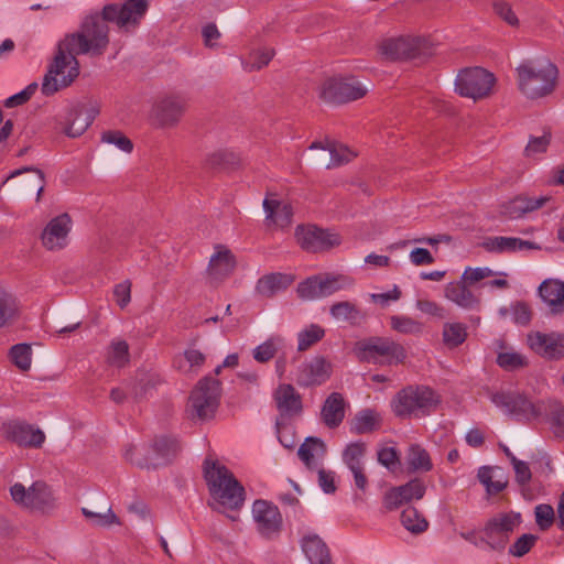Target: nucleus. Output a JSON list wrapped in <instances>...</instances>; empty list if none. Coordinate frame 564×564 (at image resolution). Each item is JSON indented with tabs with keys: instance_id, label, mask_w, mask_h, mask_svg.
<instances>
[{
	"instance_id": "nucleus-31",
	"label": "nucleus",
	"mask_w": 564,
	"mask_h": 564,
	"mask_svg": "<svg viewBox=\"0 0 564 564\" xmlns=\"http://www.w3.org/2000/svg\"><path fill=\"white\" fill-rule=\"evenodd\" d=\"M477 478L488 495H497L508 486V476L501 467L481 466Z\"/></svg>"
},
{
	"instance_id": "nucleus-50",
	"label": "nucleus",
	"mask_w": 564,
	"mask_h": 564,
	"mask_svg": "<svg viewBox=\"0 0 564 564\" xmlns=\"http://www.w3.org/2000/svg\"><path fill=\"white\" fill-rule=\"evenodd\" d=\"M333 318L340 322L356 321L360 313L355 304L348 301H341L333 304L329 308Z\"/></svg>"
},
{
	"instance_id": "nucleus-39",
	"label": "nucleus",
	"mask_w": 564,
	"mask_h": 564,
	"mask_svg": "<svg viewBox=\"0 0 564 564\" xmlns=\"http://www.w3.org/2000/svg\"><path fill=\"white\" fill-rule=\"evenodd\" d=\"M381 422L379 413L371 409H365L358 412L351 422V432L356 434H366L375 431Z\"/></svg>"
},
{
	"instance_id": "nucleus-57",
	"label": "nucleus",
	"mask_w": 564,
	"mask_h": 564,
	"mask_svg": "<svg viewBox=\"0 0 564 564\" xmlns=\"http://www.w3.org/2000/svg\"><path fill=\"white\" fill-rule=\"evenodd\" d=\"M535 522L540 529H549L555 520V511L551 505L541 503L534 508Z\"/></svg>"
},
{
	"instance_id": "nucleus-6",
	"label": "nucleus",
	"mask_w": 564,
	"mask_h": 564,
	"mask_svg": "<svg viewBox=\"0 0 564 564\" xmlns=\"http://www.w3.org/2000/svg\"><path fill=\"white\" fill-rule=\"evenodd\" d=\"M76 53L58 44L53 63L44 76L41 90L51 96L62 88L68 87L79 75V64Z\"/></svg>"
},
{
	"instance_id": "nucleus-36",
	"label": "nucleus",
	"mask_w": 564,
	"mask_h": 564,
	"mask_svg": "<svg viewBox=\"0 0 564 564\" xmlns=\"http://www.w3.org/2000/svg\"><path fill=\"white\" fill-rule=\"evenodd\" d=\"M82 513L88 520V524L93 527L121 525L119 518L112 512L108 503L91 508L84 507Z\"/></svg>"
},
{
	"instance_id": "nucleus-58",
	"label": "nucleus",
	"mask_w": 564,
	"mask_h": 564,
	"mask_svg": "<svg viewBox=\"0 0 564 564\" xmlns=\"http://www.w3.org/2000/svg\"><path fill=\"white\" fill-rule=\"evenodd\" d=\"M538 536L531 533H524L510 546L509 553L516 557L525 555L535 544Z\"/></svg>"
},
{
	"instance_id": "nucleus-20",
	"label": "nucleus",
	"mask_w": 564,
	"mask_h": 564,
	"mask_svg": "<svg viewBox=\"0 0 564 564\" xmlns=\"http://www.w3.org/2000/svg\"><path fill=\"white\" fill-rule=\"evenodd\" d=\"M332 375V365L324 357L316 356L302 364L296 381L302 387L319 386Z\"/></svg>"
},
{
	"instance_id": "nucleus-1",
	"label": "nucleus",
	"mask_w": 564,
	"mask_h": 564,
	"mask_svg": "<svg viewBox=\"0 0 564 564\" xmlns=\"http://www.w3.org/2000/svg\"><path fill=\"white\" fill-rule=\"evenodd\" d=\"M204 477L209 495L216 503L232 510L243 505L245 488L225 465L206 458Z\"/></svg>"
},
{
	"instance_id": "nucleus-60",
	"label": "nucleus",
	"mask_w": 564,
	"mask_h": 564,
	"mask_svg": "<svg viewBox=\"0 0 564 564\" xmlns=\"http://www.w3.org/2000/svg\"><path fill=\"white\" fill-rule=\"evenodd\" d=\"M399 488L402 492L403 499H405L406 502L411 501L412 499L419 500L423 498L425 494V486L420 479H412Z\"/></svg>"
},
{
	"instance_id": "nucleus-56",
	"label": "nucleus",
	"mask_w": 564,
	"mask_h": 564,
	"mask_svg": "<svg viewBox=\"0 0 564 564\" xmlns=\"http://www.w3.org/2000/svg\"><path fill=\"white\" fill-rule=\"evenodd\" d=\"M90 121L78 111H74L69 116V123L65 128V133L70 138L82 135L89 127Z\"/></svg>"
},
{
	"instance_id": "nucleus-42",
	"label": "nucleus",
	"mask_w": 564,
	"mask_h": 564,
	"mask_svg": "<svg viewBox=\"0 0 564 564\" xmlns=\"http://www.w3.org/2000/svg\"><path fill=\"white\" fill-rule=\"evenodd\" d=\"M442 336L445 346L456 348L466 340L467 327L463 323H445Z\"/></svg>"
},
{
	"instance_id": "nucleus-19",
	"label": "nucleus",
	"mask_w": 564,
	"mask_h": 564,
	"mask_svg": "<svg viewBox=\"0 0 564 564\" xmlns=\"http://www.w3.org/2000/svg\"><path fill=\"white\" fill-rule=\"evenodd\" d=\"M72 219L68 214L52 218L42 232V243L47 250H59L67 246Z\"/></svg>"
},
{
	"instance_id": "nucleus-33",
	"label": "nucleus",
	"mask_w": 564,
	"mask_h": 564,
	"mask_svg": "<svg viewBox=\"0 0 564 564\" xmlns=\"http://www.w3.org/2000/svg\"><path fill=\"white\" fill-rule=\"evenodd\" d=\"M263 209L267 220L272 221L276 226L286 227L292 223V205L284 200L265 197L263 200Z\"/></svg>"
},
{
	"instance_id": "nucleus-34",
	"label": "nucleus",
	"mask_w": 564,
	"mask_h": 564,
	"mask_svg": "<svg viewBox=\"0 0 564 564\" xmlns=\"http://www.w3.org/2000/svg\"><path fill=\"white\" fill-rule=\"evenodd\" d=\"M294 281L292 274L274 272L260 278L257 282L256 290L265 297H272L279 292L286 290Z\"/></svg>"
},
{
	"instance_id": "nucleus-26",
	"label": "nucleus",
	"mask_w": 564,
	"mask_h": 564,
	"mask_svg": "<svg viewBox=\"0 0 564 564\" xmlns=\"http://www.w3.org/2000/svg\"><path fill=\"white\" fill-rule=\"evenodd\" d=\"M482 247L488 252L512 253L524 249H538L535 243L517 237H488L484 240Z\"/></svg>"
},
{
	"instance_id": "nucleus-22",
	"label": "nucleus",
	"mask_w": 564,
	"mask_h": 564,
	"mask_svg": "<svg viewBox=\"0 0 564 564\" xmlns=\"http://www.w3.org/2000/svg\"><path fill=\"white\" fill-rule=\"evenodd\" d=\"M236 268V259L232 252L225 246L215 247L207 268V274L213 281H223L228 278Z\"/></svg>"
},
{
	"instance_id": "nucleus-7",
	"label": "nucleus",
	"mask_w": 564,
	"mask_h": 564,
	"mask_svg": "<svg viewBox=\"0 0 564 564\" xmlns=\"http://www.w3.org/2000/svg\"><path fill=\"white\" fill-rule=\"evenodd\" d=\"M355 350L360 361L380 365L400 364L406 357L403 346L388 337H371L358 341Z\"/></svg>"
},
{
	"instance_id": "nucleus-8",
	"label": "nucleus",
	"mask_w": 564,
	"mask_h": 564,
	"mask_svg": "<svg viewBox=\"0 0 564 564\" xmlns=\"http://www.w3.org/2000/svg\"><path fill=\"white\" fill-rule=\"evenodd\" d=\"M378 50L383 58L392 62L419 58L433 53L430 42L420 36L388 37L380 42Z\"/></svg>"
},
{
	"instance_id": "nucleus-40",
	"label": "nucleus",
	"mask_w": 564,
	"mask_h": 564,
	"mask_svg": "<svg viewBox=\"0 0 564 564\" xmlns=\"http://www.w3.org/2000/svg\"><path fill=\"white\" fill-rule=\"evenodd\" d=\"M284 347V338L280 335L270 336L252 350V357L260 364L270 361Z\"/></svg>"
},
{
	"instance_id": "nucleus-28",
	"label": "nucleus",
	"mask_w": 564,
	"mask_h": 564,
	"mask_svg": "<svg viewBox=\"0 0 564 564\" xmlns=\"http://www.w3.org/2000/svg\"><path fill=\"white\" fill-rule=\"evenodd\" d=\"M345 417V400L338 392L330 393L321 410V419L329 429L338 427Z\"/></svg>"
},
{
	"instance_id": "nucleus-10",
	"label": "nucleus",
	"mask_w": 564,
	"mask_h": 564,
	"mask_svg": "<svg viewBox=\"0 0 564 564\" xmlns=\"http://www.w3.org/2000/svg\"><path fill=\"white\" fill-rule=\"evenodd\" d=\"M368 87L356 77H333L326 79L319 88V98L329 104H345L362 98Z\"/></svg>"
},
{
	"instance_id": "nucleus-53",
	"label": "nucleus",
	"mask_w": 564,
	"mask_h": 564,
	"mask_svg": "<svg viewBox=\"0 0 564 564\" xmlns=\"http://www.w3.org/2000/svg\"><path fill=\"white\" fill-rule=\"evenodd\" d=\"M522 518L519 512L499 513L489 519L486 529H513L520 527Z\"/></svg>"
},
{
	"instance_id": "nucleus-45",
	"label": "nucleus",
	"mask_w": 564,
	"mask_h": 564,
	"mask_svg": "<svg viewBox=\"0 0 564 564\" xmlns=\"http://www.w3.org/2000/svg\"><path fill=\"white\" fill-rule=\"evenodd\" d=\"M18 314V307L10 293L0 288V328L10 326Z\"/></svg>"
},
{
	"instance_id": "nucleus-21",
	"label": "nucleus",
	"mask_w": 564,
	"mask_h": 564,
	"mask_svg": "<svg viewBox=\"0 0 564 564\" xmlns=\"http://www.w3.org/2000/svg\"><path fill=\"white\" fill-rule=\"evenodd\" d=\"M317 149L328 151L329 153V161H327L323 155L315 158V162L317 164L324 165L326 169L338 167L350 162L357 155L356 152H354L347 145L330 140H326L325 142L315 141L310 145V150Z\"/></svg>"
},
{
	"instance_id": "nucleus-12",
	"label": "nucleus",
	"mask_w": 564,
	"mask_h": 564,
	"mask_svg": "<svg viewBox=\"0 0 564 564\" xmlns=\"http://www.w3.org/2000/svg\"><path fill=\"white\" fill-rule=\"evenodd\" d=\"M219 381L212 377L199 380L189 397V409L193 416L200 420L214 415L219 404Z\"/></svg>"
},
{
	"instance_id": "nucleus-37",
	"label": "nucleus",
	"mask_w": 564,
	"mask_h": 564,
	"mask_svg": "<svg viewBox=\"0 0 564 564\" xmlns=\"http://www.w3.org/2000/svg\"><path fill=\"white\" fill-rule=\"evenodd\" d=\"M129 361V344L120 338L112 339L107 348L106 362L116 368H123Z\"/></svg>"
},
{
	"instance_id": "nucleus-29",
	"label": "nucleus",
	"mask_w": 564,
	"mask_h": 564,
	"mask_svg": "<svg viewBox=\"0 0 564 564\" xmlns=\"http://www.w3.org/2000/svg\"><path fill=\"white\" fill-rule=\"evenodd\" d=\"M539 293L553 314L564 312V282L547 279L541 283Z\"/></svg>"
},
{
	"instance_id": "nucleus-15",
	"label": "nucleus",
	"mask_w": 564,
	"mask_h": 564,
	"mask_svg": "<svg viewBox=\"0 0 564 564\" xmlns=\"http://www.w3.org/2000/svg\"><path fill=\"white\" fill-rule=\"evenodd\" d=\"M491 402L507 414L521 416L527 420L536 419L543 414L544 404H534L521 394L497 392L491 394Z\"/></svg>"
},
{
	"instance_id": "nucleus-11",
	"label": "nucleus",
	"mask_w": 564,
	"mask_h": 564,
	"mask_svg": "<svg viewBox=\"0 0 564 564\" xmlns=\"http://www.w3.org/2000/svg\"><path fill=\"white\" fill-rule=\"evenodd\" d=\"M12 500L29 510L47 512L55 508L56 499L50 486L35 481L30 488L17 482L10 488Z\"/></svg>"
},
{
	"instance_id": "nucleus-3",
	"label": "nucleus",
	"mask_w": 564,
	"mask_h": 564,
	"mask_svg": "<svg viewBox=\"0 0 564 564\" xmlns=\"http://www.w3.org/2000/svg\"><path fill=\"white\" fill-rule=\"evenodd\" d=\"M516 70L518 87L527 98H543L555 90L558 69L550 61L523 62Z\"/></svg>"
},
{
	"instance_id": "nucleus-30",
	"label": "nucleus",
	"mask_w": 564,
	"mask_h": 564,
	"mask_svg": "<svg viewBox=\"0 0 564 564\" xmlns=\"http://www.w3.org/2000/svg\"><path fill=\"white\" fill-rule=\"evenodd\" d=\"M301 547L311 564H333L327 545L317 534L303 536Z\"/></svg>"
},
{
	"instance_id": "nucleus-23",
	"label": "nucleus",
	"mask_w": 564,
	"mask_h": 564,
	"mask_svg": "<svg viewBox=\"0 0 564 564\" xmlns=\"http://www.w3.org/2000/svg\"><path fill=\"white\" fill-rule=\"evenodd\" d=\"M462 538L484 551H501L508 543L506 531H463Z\"/></svg>"
},
{
	"instance_id": "nucleus-44",
	"label": "nucleus",
	"mask_w": 564,
	"mask_h": 564,
	"mask_svg": "<svg viewBox=\"0 0 564 564\" xmlns=\"http://www.w3.org/2000/svg\"><path fill=\"white\" fill-rule=\"evenodd\" d=\"M274 54V50L270 47L254 50L242 62L243 69L247 72L260 70L270 63Z\"/></svg>"
},
{
	"instance_id": "nucleus-14",
	"label": "nucleus",
	"mask_w": 564,
	"mask_h": 564,
	"mask_svg": "<svg viewBox=\"0 0 564 564\" xmlns=\"http://www.w3.org/2000/svg\"><path fill=\"white\" fill-rule=\"evenodd\" d=\"M6 438L20 447L41 448L46 440L45 433L25 421L11 420L2 423Z\"/></svg>"
},
{
	"instance_id": "nucleus-49",
	"label": "nucleus",
	"mask_w": 564,
	"mask_h": 564,
	"mask_svg": "<svg viewBox=\"0 0 564 564\" xmlns=\"http://www.w3.org/2000/svg\"><path fill=\"white\" fill-rule=\"evenodd\" d=\"M102 143L116 147L118 150L130 154L133 151L132 141L120 130H106L101 133Z\"/></svg>"
},
{
	"instance_id": "nucleus-51",
	"label": "nucleus",
	"mask_w": 564,
	"mask_h": 564,
	"mask_svg": "<svg viewBox=\"0 0 564 564\" xmlns=\"http://www.w3.org/2000/svg\"><path fill=\"white\" fill-rule=\"evenodd\" d=\"M366 453V445L362 442L350 443L343 452V462L351 469L362 466V457Z\"/></svg>"
},
{
	"instance_id": "nucleus-59",
	"label": "nucleus",
	"mask_w": 564,
	"mask_h": 564,
	"mask_svg": "<svg viewBox=\"0 0 564 564\" xmlns=\"http://www.w3.org/2000/svg\"><path fill=\"white\" fill-rule=\"evenodd\" d=\"M550 423L554 435L564 437V409L561 404H550Z\"/></svg>"
},
{
	"instance_id": "nucleus-5",
	"label": "nucleus",
	"mask_w": 564,
	"mask_h": 564,
	"mask_svg": "<svg viewBox=\"0 0 564 564\" xmlns=\"http://www.w3.org/2000/svg\"><path fill=\"white\" fill-rule=\"evenodd\" d=\"M181 446L175 437L160 436L151 447L129 445L123 456L127 462L141 468H156L171 463L180 453Z\"/></svg>"
},
{
	"instance_id": "nucleus-46",
	"label": "nucleus",
	"mask_w": 564,
	"mask_h": 564,
	"mask_svg": "<svg viewBox=\"0 0 564 564\" xmlns=\"http://www.w3.org/2000/svg\"><path fill=\"white\" fill-rule=\"evenodd\" d=\"M325 336V329L317 325L311 324L297 334V350L305 351L313 345L318 343Z\"/></svg>"
},
{
	"instance_id": "nucleus-13",
	"label": "nucleus",
	"mask_w": 564,
	"mask_h": 564,
	"mask_svg": "<svg viewBox=\"0 0 564 564\" xmlns=\"http://www.w3.org/2000/svg\"><path fill=\"white\" fill-rule=\"evenodd\" d=\"M495 84V77L481 67L466 68L455 79L456 91L464 97L479 99L487 97Z\"/></svg>"
},
{
	"instance_id": "nucleus-43",
	"label": "nucleus",
	"mask_w": 564,
	"mask_h": 564,
	"mask_svg": "<svg viewBox=\"0 0 564 564\" xmlns=\"http://www.w3.org/2000/svg\"><path fill=\"white\" fill-rule=\"evenodd\" d=\"M324 297L329 296L338 291L347 290L354 286L355 281L345 274H322Z\"/></svg>"
},
{
	"instance_id": "nucleus-2",
	"label": "nucleus",
	"mask_w": 564,
	"mask_h": 564,
	"mask_svg": "<svg viewBox=\"0 0 564 564\" xmlns=\"http://www.w3.org/2000/svg\"><path fill=\"white\" fill-rule=\"evenodd\" d=\"M101 12H95L84 18L79 30L68 34L62 41L66 47L76 54L101 55L109 45V26Z\"/></svg>"
},
{
	"instance_id": "nucleus-38",
	"label": "nucleus",
	"mask_w": 564,
	"mask_h": 564,
	"mask_svg": "<svg viewBox=\"0 0 564 564\" xmlns=\"http://www.w3.org/2000/svg\"><path fill=\"white\" fill-rule=\"evenodd\" d=\"M406 464L409 469L412 471H430L433 468L430 454L419 444H412L409 446Z\"/></svg>"
},
{
	"instance_id": "nucleus-63",
	"label": "nucleus",
	"mask_w": 564,
	"mask_h": 564,
	"mask_svg": "<svg viewBox=\"0 0 564 564\" xmlns=\"http://www.w3.org/2000/svg\"><path fill=\"white\" fill-rule=\"evenodd\" d=\"M378 462L390 470H394L400 463L399 454L394 447H383L378 451Z\"/></svg>"
},
{
	"instance_id": "nucleus-4",
	"label": "nucleus",
	"mask_w": 564,
	"mask_h": 564,
	"mask_svg": "<svg viewBox=\"0 0 564 564\" xmlns=\"http://www.w3.org/2000/svg\"><path fill=\"white\" fill-rule=\"evenodd\" d=\"M440 395L427 386L411 384L398 391L391 400V410L400 419H421L438 405Z\"/></svg>"
},
{
	"instance_id": "nucleus-24",
	"label": "nucleus",
	"mask_w": 564,
	"mask_h": 564,
	"mask_svg": "<svg viewBox=\"0 0 564 564\" xmlns=\"http://www.w3.org/2000/svg\"><path fill=\"white\" fill-rule=\"evenodd\" d=\"M273 398L281 416H294L302 412L301 394L292 384H280L274 391Z\"/></svg>"
},
{
	"instance_id": "nucleus-47",
	"label": "nucleus",
	"mask_w": 564,
	"mask_h": 564,
	"mask_svg": "<svg viewBox=\"0 0 564 564\" xmlns=\"http://www.w3.org/2000/svg\"><path fill=\"white\" fill-rule=\"evenodd\" d=\"M10 360L22 371H28L32 364V348L28 344H17L11 347Z\"/></svg>"
},
{
	"instance_id": "nucleus-62",
	"label": "nucleus",
	"mask_w": 564,
	"mask_h": 564,
	"mask_svg": "<svg viewBox=\"0 0 564 564\" xmlns=\"http://www.w3.org/2000/svg\"><path fill=\"white\" fill-rule=\"evenodd\" d=\"M495 272L490 269V268H487V267H484V268H466L463 275H462V280L467 284H474L476 282H479L486 278H489L491 275H494Z\"/></svg>"
},
{
	"instance_id": "nucleus-52",
	"label": "nucleus",
	"mask_w": 564,
	"mask_h": 564,
	"mask_svg": "<svg viewBox=\"0 0 564 564\" xmlns=\"http://www.w3.org/2000/svg\"><path fill=\"white\" fill-rule=\"evenodd\" d=\"M390 326L393 330L401 334H420L423 325L405 315H393L390 317Z\"/></svg>"
},
{
	"instance_id": "nucleus-64",
	"label": "nucleus",
	"mask_w": 564,
	"mask_h": 564,
	"mask_svg": "<svg viewBox=\"0 0 564 564\" xmlns=\"http://www.w3.org/2000/svg\"><path fill=\"white\" fill-rule=\"evenodd\" d=\"M494 11L497 15H499L503 21H506L509 25L516 26L519 23V20L516 13L512 11L509 3L499 0L494 2Z\"/></svg>"
},
{
	"instance_id": "nucleus-41",
	"label": "nucleus",
	"mask_w": 564,
	"mask_h": 564,
	"mask_svg": "<svg viewBox=\"0 0 564 564\" xmlns=\"http://www.w3.org/2000/svg\"><path fill=\"white\" fill-rule=\"evenodd\" d=\"M296 292L299 297L304 301H313L324 297L322 274L310 276L299 283Z\"/></svg>"
},
{
	"instance_id": "nucleus-25",
	"label": "nucleus",
	"mask_w": 564,
	"mask_h": 564,
	"mask_svg": "<svg viewBox=\"0 0 564 564\" xmlns=\"http://www.w3.org/2000/svg\"><path fill=\"white\" fill-rule=\"evenodd\" d=\"M252 517L256 523L263 529H280L282 516L279 508L271 501L257 499L252 503Z\"/></svg>"
},
{
	"instance_id": "nucleus-9",
	"label": "nucleus",
	"mask_w": 564,
	"mask_h": 564,
	"mask_svg": "<svg viewBox=\"0 0 564 564\" xmlns=\"http://www.w3.org/2000/svg\"><path fill=\"white\" fill-rule=\"evenodd\" d=\"M148 10V0H126L121 4L104 6L102 17L106 21L115 23L119 30L132 32L139 28Z\"/></svg>"
},
{
	"instance_id": "nucleus-48",
	"label": "nucleus",
	"mask_w": 564,
	"mask_h": 564,
	"mask_svg": "<svg viewBox=\"0 0 564 564\" xmlns=\"http://www.w3.org/2000/svg\"><path fill=\"white\" fill-rule=\"evenodd\" d=\"M205 362V355L195 348H188L184 351L183 356L175 359L176 367L186 372L199 368Z\"/></svg>"
},
{
	"instance_id": "nucleus-17",
	"label": "nucleus",
	"mask_w": 564,
	"mask_h": 564,
	"mask_svg": "<svg viewBox=\"0 0 564 564\" xmlns=\"http://www.w3.org/2000/svg\"><path fill=\"white\" fill-rule=\"evenodd\" d=\"M295 237L300 246L307 251H324L340 243L337 234L324 230L315 226H300Z\"/></svg>"
},
{
	"instance_id": "nucleus-61",
	"label": "nucleus",
	"mask_w": 564,
	"mask_h": 564,
	"mask_svg": "<svg viewBox=\"0 0 564 564\" xmlns=\"http://www.w3.org/2000/svg\"><path fill=\"white\" fill-rule=\"evenodd\" d=\"M37 87L39 86L36 83H31L20 93L14 94V95L10 96L9 98H7L4 101V106L7 108H13V107L25 104L36 91Z\"/></svg>"
},
{
	"instance_id": "nucleus-32",
	"label": "nucleus",
	"mask_w": 564,
	"mask_h": 564,
	"mask_svg": "<svg viewBox=\"0 0 564 564\" xmlns=\"http://www.w3.org/2000/svg\"><path fill=\"white\" fill-rule=\"evenodd\" d=\"M549 196L529 197L518 196L503 206V214L511 219H517L523 215L541 208L546 202Z\"/></svg>"
},
{
	"instance_id": "nucleus-35",
	"label": "nucleus",
	"mask_w": 564,
	"mask_h": 564,
	"mask_svg": "<svg viewBox=\"0 0 564 564\" xmlns=\"http://www.w3.org/2000/svg\"><path fill=\"white\" fill-rule=\"evenodd\" d=\"M326 454V446L321 438L307 437L300 446L297 455L308 469L321 467Z\"/></svg>"
},
{
	"instance_id": "nucleus-18",
	"label": "nucleus",
	"mask_w": 564,
	"mask_h": 564,
	"mask_svg": "<svg viewBox=\"0 0 564 564\" xmlns=\"http://www.w3.org/2000/svg\"><path fill=\"white\" fill-rule=\"evenodd\" d=\"M529 347L545 359L556 360L564 357V335L560 333L533 332L528 335Z\"/></svg>"
},
{
	"instance_id": "nucleus-55",
	"label": "nucleus",
	"mask_w": 564,
	"mask_h": 564,
	"mask_svg": "<svg viewBox=\"0 0 564 564\" xmlns=\"http://www.w3.org/2000/svg\"><path fill=\"white\" fill-rule=\"evenodd\" d=\"M401 523L404 529H427V521L413 507L405 508L401 513Z\"/></svg>"
},
{
	"instance_id": "nucleus-16",
	"label": "nucleus",
	"mask_w": 564,
	"mask_h": 564,
	"mask_svg": "<svg viewBox=\"0 0 564 564\" xmlns=\"http://www.w3.org/2000/svg\"><path fill=\"white\" fill-rule=\"evenodd\" d=\"M187 107L186 99L170 95L160 99L153 107L152 119L160 128H173L178 124Z\"/></svg>"
},
{
	"instance_id": "nucleus-54",
	"label": "nucleus",
	"mask_w": 564,
	"mask_h": 564,
	"mask_svg": "<svg viewBox=\"0 0 564 564\" xmlns=\"http://www.w3.org/2000/svg\"><path fill=\"white\" fill-rule=\"evenodd\" d=\"M497 364L507 371L524 368L528 365L527 358L516 351H502L497 356Z\"/></svg>"
},
{
	"instance_id": "nucleus-27",
	"label": "nucleus",
	"mask_w": 564,
	"mask_h": 564,
	"mask_svg": "<svg viewBox=\"0 0 564 564\" xmlns=\"http://www.w3.org/2000/svg\"><path fill=\"white\" fill-rule=\"evenodd\" d=\"M444 296L464 310L477 308L480 303L463 280L449 282L445 286Z\"/></svg>"
}]
</instances>
